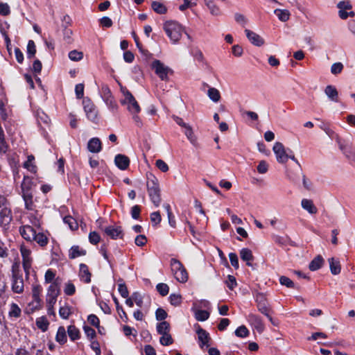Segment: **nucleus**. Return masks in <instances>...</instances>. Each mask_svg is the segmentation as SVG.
Returning a JSON list of instances; mask_svg holds the SVG:
<instances>
[{"instance_id":"obj_1","label":"nucleus","mask_w":355,"mask_h":355,"mask_svg":"<svg viewBox=\"0 0 355 355\" xmlns=\"http://www.w3.org/2000/svg\"><path fill=\"white\" fill-rule=\"evenodd\" d=\"M146 187L149 198L155 207H159L161 204V191L157 178L152 173L146 175Z\"/></svg>"},{"instance_id":"obj_2","label":"nucleus","mask_w":355,"mask_h":355,"mask_svg":"<svg viewBox=\"0 0 355 355\" xmlns=\"http://www.w3.org/2000/svg\"><path fill=\"white\" fill-rule=\"evenodd\" d=\"M163 28L173 44L179 42L182 37L184 28L175 21H168L164 24Z\"/></svg>"},{"instance_id":"obj_3","label":"nucleus","mask_w":355,"mask_h":355,"mask_svg":"<svg viewBox=\"0 0 355 355\" xmlns=\"http://www.w3.org/2000/svg\"><path fill=\"white\" fill-rule=\"evenodd\" d=\"M11 272V290L14 293L21 294L24 290V282L18 263L12 266Z\"/></svg>"},{"instance_id":"obj_4","label":"nucleus","mask_w":355,"mask_h":355,"mask_svg":"<svg viewBox=\"0 0 355 355\" xmlns=\"http://www.w3.org/2000/svg\"><path fill=\"white\" fill-rule=\"evenodd\" d=\"M12 220V215L6 197L0 196V225L6 229Z\"/></svg>"},{"instance_id":"obj_5","label":"nucleus","mask_w":355,"mask_h":355,"mask_svg":"<svg viewBox=\"0 0 355 355\" xmlns=\"http://www.w3.org/2000/svg\"><path fill=\"white\" fill-rule=\"evenodd\" d=\"M121 92L123 98L121 100V103L127 107L130 113H139L141 107L133 95L126 89H122Z\"/></svg>"},{"instance_id":"obj_6","label":"nucleus","mask_w":355,"mask_h":355,"mask_svg":"<svg viewBox=\"0 0 355 355\" xmlns=\"http://www.w3.org/2000/svg\"><path fill=\"white\" fill-rule=\"evenodd\" d=\"M151 68L154 70L155 74L162 80L166 81L168 80V73L173 71L159 60H154L151 64Z\"/></svg>"},{"instance_id":"obj_7","label":"nucleus","mask_w":355,"mask_h":355,"mask_svg":"<svg viewBox=\"0 0 355 355\" xmlns=\"http://www.w3.org/2000/svg\"><path fill=\"white\" fill-rule=\"evenodd\" d=\"M255 301L257 302V309L259 310V311L261 312L264 315H266L268 318V320L273 324H275V323L273 322V319L271 317V315H270V309L269 304H268L265 295L262 293L257 294L256 297H255Z\"/></svg>"},{"instance_id":"obj_8","label":"nucleus","mask_w":355,"mask_h":355,"mask_svg":"<svg viewBox=\"0 0 355 355\" xmlns=\"http://www.w3.org/2000/svg\"><path fill=\"white\" fill-rule=\"evenodd\" d=\"M101 96L110 111L114 112L117 110L118 105L115 101L110 88L107 85H103L101 87Z\"/></svg>"},{"instance_id":"obj_9","label":"nucleus","mask_w":355,"mask_h":355,"mask_svg":"<svg viewBox=\"0 0 355 355\" xmlns=\"http://www.w3.org/2000/svg\"><path fill=\"white\" fill-rule=\"evenodd\" d=\"M273 152L276 156L277 161L279 163L284 164L288 159V152L286 150L280 142H276L272 148Z\"/></svg>"},{"instance_id":"obj_10","label":"nucleus","mask_w":355,"mask_h":355,"mask_svg":"<svg viewBox=\"0 0 355 355\" xmlns=\"http://www.w3.org/2000/svg\"><path fill=\"white\" fill-rule=\"evenodd\" d=\"M83 104L87 119L93 122L98 120V114L95 105L89 99H83Z\"/></svg>"},{"instance_id":"obj_11","label":"nucleus","mask_w":355,"mask_h":355,"mask_svg":"<svg viewBox=\"0 0 355 355\" xmlns=\"http://www.w3.org/2000/svg\"><path fill=\"white\" fill-rule=\"evenodd\" d=\"M339 11V17L343 19H345L349 16H353L354 12L352 11V4L349 1H340L337 5Z\"/></svg>"},{"instance_id":"obj_12","label":"nucleus","mask_w":355,"mask_h":355,"mask_svg":"<svg viewBox=\"0 0 355 355\" xmlns=\"http://www.w3.org/2000/svg\"><path fill=\"white\" fill-rule=\"evenodd\" d=\"M105 234L112 239H123L124 233L121 226L109 225L104 229Z\"/></svg>"},{"instance_id":"obj_13","label":"nucleus","mask_w":355,"mask_h":355,"mask_svg":"<svg viewBox=\"0 0 355 355\" xmlns=\"http://www.w3.org/2000/svg\"><path fill=\"white\" fill-rule=\"evenodd\" d=\"M196 334H198V339L199 342V346L200 348H203L205 346H209V340H211L209 334L205 329L201 328L200 326L196 329Z\"/></svg>"},{"instance_id":"obj_14","label":"nucleus","mask_w":355,"mask_h":355,"mask_svg":"<svg viewBox=\"0 0 355 355\" xmlns=\"http://www.w3.org/2000/svg\"><path fill=\"white\" fill-rule=\"evenodd\" d=\"M248 320L250 324L259 332L262 333L264 330V324L259 315L250 313L248 315Z\"/></svg>"},{"instance_id":"obj_15","label":"nucleus","mask_w":355,"mask_h":355,"mask_svg":"<svg viewBox=\"0 0 355 355\" xmlns=\"http://www.w3.org/2000/svg\"><path fill=\"white\" fill-rule=\"evenodd\" d=\"M21 236L28 241H32L35 236L36 230L29 225H25L19 228Z\"/></svg>"},{"instance_id":"obj_16","label":"nucleus","mask_w":355,"mask_h":355,"mask_svg":"<svg viewBox=\"0 0 355 355\" xmlns=\"http://www.w3.org/2000/svg\"><path fill=\"white\" fill-rule=\"evenodd\" d=\"M245 33L246 35L247 38L249 40V41L254 45L257 46H261L264 44L263 39L256 33L249 30L245 29Z\"/></svg>"},{"instance_id":"obj_17","label":"nucleus","mask_w":355,"mask_h":355,"mask_svg":"<svg viewBox=\"0 0 355 355\" xmlns=\"http://www.w3.org/2000/svg\"><path fill=\"white\" fill-rule=\"evenodd\" d=\"M79 277L80 279L86 283L89 284L91 282V277L92 274L89 270L87 266L85 263L80 264V270H79Z\"/></svg>"},{"instance_id":"obj_18","label":"nucleus","mask_w":355,"mask_h":355,"mask_svg":"<svg viewBox=\"0 0 355 355\" xmlns=\"http://www.w3.org/2000/svg\"><path fill=\"white\" fill-rule=\"evenodd\" d=\"M116 166L121 170H125L128 168L130 164L129 158L121 154L116 155L114 159Z\"/></svg>"},{"instance_id":"obj_19","label":"nucleus","mask_w":355,"mask_h":355,"mask_svg":"<svg viewBox=\"0 0 355 355\" xmlns=\"http://www.w3.org/2000/svg\"><path fill=\"white\" fill-rule=\"evenodd\" d=\"M33 181L28 176H24L21 184V195L32 194Z\"/></svg>"},{"instance_id":"obj_20","label":"nucleus","mask_w":355,"mask_h":355,"mask_svg":"<svg viewBox=\"0 0 355 355\" xmlns=\"http://www.w3.org/2000/svg\"><path fill=\"white\" fill-rule=\"evenodd\" d=\"M60 293V282L56 279L47 288L46 296L58 297Z\"/></svg>"},{"instance_id":"obj_21","label":"nucleus","mask_w":355,"mask_h":355,"mask_svg":"<svg viewBox=\"0 0 355 355\" xmlns=\"http://www.w3.org/2000/svg\"><path fill=\"white\" fill-rule=\"evenodd\" d=\"M20 252L22 257V265H32L33 259L31 250L25 245H21Z\"/></svg>"},{"instance_id":"obj_22","label":"nucleus","mask_w":355,"mask_h":355,"mask_svg":"<svg viewBox=\"0 0 355 355\" xmlns=\"http://www.w3.org/2000/svg\"><path fill=\"white\" fill-rule=\"evenodd\" d=\"M301 206L302 209L306 210L310 214H315L318 212V209L314 205L313 200L310 199L303 198L301 201Z\"/></svg>"},{"instance_id":"obj_23","label":"nucleus","mask_w":355,"mask_h":355,"mask_svg":"<svg viewBox=\"0 0 355 355\" xmlns=\"http://www.w3.org/2000/svg\"><path fill=\"white\" fill-rule=\"evenodd\" d=\"M87 148L91 153H99L102 149L100 139L97 137L91 139L87 144Z\"/></svg>"},{"instance_id":"obj_24","label":"nucleus","mask_w":355,"mask_h":355,"mask_svg":"<svg viewBox=\"0 0 355 355\" xmlns=\"http://www.w3.org/2000/svg\"><path fill=\"white\" fill-rule=\"evenodd\" d=\"M86 250L80 248L78 245H73L69 250V258L71 259L85 256Z\"/></svg>"},{"instance_id":"obj_25","label":"nucleus","mask_w":355,"mask_h":355,"mask_svg":"<svg viewBox=\"0 0 355 355\" xmlns=\"http://www.w3.org/2000/svg\"><path fill=\"white\" fill-rule=\"evenodd\" d=\"M324 93L331 101L334 102L338 101V93L335 87L332 85L327 86L324 89Z\"/></svg>"},{"instance_id":"obj_26","label":"nucleus","mask_w":355,"mask_h":355,"mask_svg":"<svg viewBox=\"0 0 355 355\" xmlns=\"http://www.w3.org/2000/svg\"><path fill=\"white\" fill-rule=\"evenodd\" d=\"M240 257L241 259L246 261V264L248 266H251L252 263H250L251 261L254 259V257L252 255V251L248 248H243L240 251Z\"/></svg>"},{"instance_id":"obj_27","label":"nucleus","mask_w":355,"mask_h":355,"mask_svg":"<svg viewBox=\"0 0 355 355\" xmlns=\"http://www.w3.org/2000/svg\"><path fill=\"white\" fill-rule=\"evenodd\" d=\"M328 261L329 263L331 272L334 275H338L341 270L340 261L333 257L329 259Z\"/></svg>"},{"instance_id":"obj_28","label":"nucleus","mask_w":355,"mask_h":355,"mask_svg":"<svg viewBox=\"0 0 355 355\" xmlns=\"http://www.w3.org/2000/svg\"><path fill=\"white\" fill-rule=\"evenodd\" d=\"M73 309L67 304L61 306L59 309V315L62 319H68L69 317L72 314Z\"/></svg>"},{"instance_id":"obj_29","label":"nucleus","mask_w":355,"mask_h":355,"mask_svg":"<svg viewBox=\"0 0 355 355\" xmlns=\"http://www.w3.org/2000/svg\"><path fill=\"white\" fill-rule=\"evenodd\" d=\"M33 241H35L41 247L46 246L48 244L49 239L47 236L43 232L35 233V236Z\"/></svg>"},{"instance_id":"obj_30","label":"nucleus","mask_w":355,"mask_h":355,"mask_svg":"<svg viewBox=\"0 0 355 355\" xmlns=\"http://www.w3.org/2000/svg\"><path fill=\"white\" fill-rule=\"evenodd\" d=\"M67 334L65 328L62 326L60 327L58 329L55 340L61 345L64 344L67 342Z\"/></svg>"},{"instance_id":"obj_31","label":"nucleus","mask_w":355,"mask_h":355,"mask_svg":"<svg viewBox=\"0 0 355 355\" xmlns=\"http://www.w3.org/2000/svg\"><path fill=\"white\" fill-rule=\"evenodd\" d=\"M323 262L322 257L319 255L311 261L309 268L311 271H315L322 267Z\"/></svg>"},{"instance_id":"obj_32","label":"nucleus","mask_w":355,"mask_h":355,"mask_svg":"<svg viewBox=\"0 0 355 355\" xmlns=\"http://www.w3.org/2000/svg\"><path fill=\"white\" fill-rule=\"evenodd\" d=\"M205 2L212 15L218 16L220 15V8L213 2L212 0H205Z\"/></svg>"},{"instance_id":"obj_33","label":"nucleus","mask_w":355,"mask_h":355,"mask_svg":"<svg viewBox=\"0 0 355 355\" xmlns=\"http://www.w3.org/2000/svg\"><path fill=\"white\" fill-rule=\"evenodd\" d=\"M67 333L70 339L73 341L80 338V331L74 325H69L67 327Z\"/></svg>"},{"instance_id":"obj_34","label":"nucleus","mask_w":355,"mask_h":355,"mask_svg":"<svg viewBox=\"0 0 355 355\" xmlns=\"http://www.w3.org/2000/svg\"><path fill=\"white\" fill-rule=\"evenodd\" d=\"M174 277L180 283H185L188 280V273L184 267L175 272Z\"/></svg>"},{"instance_id":"obj_35","label":"nucleus","mask_w":355,"mask_h":355,"mask_svg":"<svg viewBox=\"0 0 355 355\" xmlns=\"http://www.w3.org/2000/svg\"><path fill=\"white\" fill-rule=\"evenodd\" d=\"M274 12L282 21L285 22L289 19L290 12L288 10L275 9Z\"/></svg>"},{"instance_id":"obj_36","label":"nucleus","mask_w":355,"mask_h":355,"mask_svg":"<svg viewBox=\"0 0 355 355\" xmlns=\"http://www.w3.org/2000/svg\"><path fill=\"white\" fill-rule=\"evenodd\" d=\"M21 313V311L19 306L15 303H12L10 306L8 312L9 316L10 318H19L20 317Z\"/></svg>"},{"instance_id":"obj_37","label":"nucleus","mask_w":355,"mask_h":355,"mask_svg":"<svg viewBox=\"0 0 355 355\" xmlns=\"http://www.w3.org/2000/svg\"><path fill=\"white\" fill-rule=\"evenodd\" d=\"M207 95L209 98L215 103L218 102L220 99V94L219 91L214 87H211L208 89Z\"/></svg>"},{"instance_id":"obj_38","label":"nucleus","mask_w":355,"mask_h":355,"mask_svg":"<svg viewBox=\"0 0 355 355\" xmlns=\"http://www.w3.org/2000/svg\"><path fill=\"white\" fill-rule=\"evenodd\" d=\"M170 331V324L166 321H162L157 324V331L159 334L162 335L168 333Z\"/></svg>"},{"instance_id":"obj_39","label":"nucleus","mask_w":355,"mask_h":355,"mask_svg":"<svg viewBox=\"0 0 355 355\" xmlns=\"http://www.w3.org/2000/svg\"><path fill=\"white\" fill-rule=\"evenodd\" d=\"M184 133L187 138L189 140V141L193 144L196 145L197 143V139L195 136L193 129L191 125L189 127H187V128L184 129Z\"/></svg>"},{"instance_id":"obj_40","label":"nucleus","mask_w":355,"mask_h":355,"mask_svg":"<svg viewBox=\"0 0 355 355\" xmlns=\"http://www.w3.org/2000/svg\"><path fill=\"white\" fill-rule=\"evenodd\" d=\"M49 324V323L44 316L40 317L36 320L37 327L42 331H45L47 330Z\"/></svg>"},{"instance_id":"obj_41","label":"nucleus","mask_w":355,"mask_h":355,"mask_svg":"<svg viewBox=\"0 0 355 355\" xmlns=\"http://www.w3.org/2000/svg\"><path fill=\"white\" fill-rule=\"evenodd\" d=\"M29 220L32 225L40 228L41 226V222H40V216L38 214L37 212L35 213H31L30 214L29 216Z\"/></svg>"},{"instance_id":"obj_42","label":"nucleus","mask_w":355,"mask_h":355,"mask_svg":"<svg viewBox=\"0 0 355 355\" xmlns=\"http://www.w3.org/2000/svg\"><path fill=\"white\" fill-rule=\"evenodd\" d=\"M191 54L193 55L195 60L202 64H206V61L202 52L199 49L196 48L193 49L191 52Z\"/></svg>"},{"instance_id":"obj_43","label":"nucleus","mask_w":355,"mask_h":355,"mask_svg":"<svg viewBox=\"0 0 355 355\" xmlns=\"http://www.w3.org/2000/svg\"><path fill=\"white\" fill-rule=\"evenodd\" d=\"M21 196L24 201L26 209H28V210H33V207H34L33 201V193L21 195Z\"/></svg>"},{"instance_id":"obj_44","label":"nucleus","mask_w":355,"mask_h":355,"mask_svg":"<svg viewBox=\"0 0 355 355\" xmlns=\"http://www.w3.org/2000/svg\"><path fill=\"white\" fill-rule=\"evenodd\" d=\"M42 292V287L39 284H33L32 285V298L41 299L40 295Z\"/></svg>"},{"instance_id":"obj_45","label":"nucleus","mask_w":355,"mask_h":355,"mask_svg":"<svg viewBox=\"0 0 355 355\" xmlns=\"http://www.w3.org/2000/svg\"><path fill=\"white\" fill-rule=\"evenodd\" d=\"M36 53V47L35 42L33 40H29L27 44V58L29 59L33 58Z\"/></svg>"},{"instance_id":"obj_46","label":"nucleus","mask_w":355,"mask_h":355,"mask_svg":"<svg viewBox=\"0 0 355 355\" xmlns=\"http://www.w3.org/2000/svg\"><path fill=\"white\" fill-rule=\"evenodd\" d=\"M113 300L114 302V304H116V311H117L118 313L119 314L120 317L124 321L126 322L128 320V316H127L126 313L124 311L123 307L119 304V301L116 297H113Z\"/></svg>"},{"instance_id":"obj_47","label":"nucleus","mask_w":355,"mask_h":355,"mask_svg":"<svg viewBox=\"0 0 355 355\" xmlns=\"http://www.w3.org/2000/svg\"><path fill=\"white\" fill-rule=\"evenodd\" d=\"M64 293L68 296L73 295L76 293V286L70 281L67 282L64 284Z\"/></svg>"},{"instance_id":"obj_48","label":"nucleus","mask_w":355,"mask_h":355,"mask_svg":"<svg viewBox=\"0 0 355 355\" xmlns=\"http://www.w3.org/2000/svg\"><path fill=\"white\" fill-rule=\"evenodd\" d=\"M151 6L153 10L157 13L164 14L166 12V7L160 2L153 1Z\"/></svg>"},{"instance_id":"obj_49","label":"nucleus","mask_w":355,"mask_h":355,"mask_svg":"<svg viewBox=\"0 0 355 355\" xmlns=\"http://www.w3.org/2000/svg\"><path fill=\"white\" fill-rule=\"evenodd\" d=\"M195 317L198 321H205L209 317V313L205 310H197L195 312Z\"/></svg>"},{"instance_id":"obj_50","label":"nucleus","mask_w":355,"mask_h":355,"mask_svg":"<svg viewBox=\"0 0 355 355\" xmlns=\"http://www.w3.org/2000/svg\"><path fill=\"white\" fill-rule=\"evenodd\" d=\"M69 58L74 62H78L81 60L83 58V53L81 51H78L76 50L71 51L69 53Z\"/></svg>"},{"instance_id":"obj_51","label":"nucleus","mask_w":355,"mask_h":355,"mask_svg":"<svg viewBox=\"0 0 355 355\" xmlns=\"http://www.w3.org/2000/svg\"><path fill=\"white\" fill-rule=\"evenodd\" d=\"M171 267L172 272L173 273V275H174L175 272H178L184 266L180 261H178L176 259L173 258L171 259Z\"/></svg>"},{"instance_id":"obj_52","label":"nucleus","mask_w":355,"mask_h":355,"mask_svg":"<svg viewBox=\"0 0 355 355\" xmlns=\"http://www.w3.org/2000/svg\"><path fill=\"white\" fill-rule=\"evenodd\" d=\"M159 343L164 346L170 345L173 343V340L169 332L162 335Z\"/></svg>"},{"instance_id":"obj_53","label":"nucleus","mask_w":355,"mask_h":355,"mask_svg":"<svg viewBox=\"0 0 355 355\" xmlns=\"http://www.w3.org/2000/svg\"><path fill=\"white\" fill-rule=\"evenodd\" d=\"M248 334L249 331L244 325L239 327L235 331V335L239 338H245Z\"/></svg>"},{"instance_id":"obj_54","label":"nucleus","mask_w":355,"mask_h":355,"mask_svg":"<svg viewBox=\"0 0 355 355\" xmlns=\"http://www.w3.org/2000/svg\"><path fill=\"white\" fill-rule=\"evenodd\" d=\"M121 282L119 283L118 285V291L122 297L127 298L129 295L128 288L125 283L123 282V280H121Z\"/></svg>"},{"instance_id":"obj_55","label":"nucleus","mask_w":355,"mask_h":355,"mask_svg":"<svg viewBox=\"0 0 355 355\" xmlns=\"http://www.w3.org/2000/svg\"><path fill=\"white\" fill-rule=\"evenodd\" d=\"M157 291L162 296H165L168 293L169 287L166 284L159 283L156 286Z\"/></svg>"},{"instance_id":"obj_56","label":"nucleus","mask_w":355,"mask_h":355,"mask_svg":"<svg viewBox=\"0 0 355 355\" xmlns=\"http://www.w3.org/2000/svg\"><path fill=\"white\" fill-rule=\"evenodd\" d=\"M55 277V273L51 269H48L44 275V282L46 284H49L53 282Z\"/></svg>"},{"instance_id":"obj_57","label":"nucleus","mask_w":355,"mask_h":355,"mask_svg":"<svg viewBox=\"0 0 355 355\" xmlns=\"http://www.w3.org/2000/svg\"><path fill=\"white\" fill-rule=\"evenodd\" d=\"M197 4V0H184L183 4L179 6L181 11H184L187 8H192Z\"/></svg>"},{"instance_id":"obj_58","label":"nucleus","mask_w":355,"mask_h":355,"mask_svg":"<svg viewBox=\"0 0 355 355\" xmlns=\"http://www.w3.org/2000/svg\"><path fill=\"white\" fill-rule=\"evenodd\" d=\"M170 303L173 306H178L182 302V297L179 294H171L169 296Z\"/></svg>"},{"instance_id":"obj_59","label":"nucleus","mask_w":355,"mask_h":355,"mask_svg":"<svg viewBox=\"0 0 355 355\" xmlns=\"http://www.w3.org/2000/svg\"><path fill=\"white\" fill-rule=\"evenodd\" d=\"M339 147L343 153L349 159H355V153L350 148L344 146L343 144H339Z\"/></svg>"},{"instance_id":"obj_60","label":"nucleus","mask_w":355,"mask_h":355,"mask_svg":"<svg viewBox=\"0 0 355 355\" xmlns=\"http://www.w3.org/2000/svg\"><path fill=\"white\" fill-rule=\"evenodd\" d=\"M42 299H33L28 304V307L32 312L38 310L41 307Z\"/></svg>"},{"instance_id":"obj_61","label":"nucleus","mask_w":355,"mask_h":355,"mask_svg":"<svg viewBox=\"0 0 355 355\" xmlns=\"http://www.w3.org/2000/svg\"><path fill=\"white\" fill-rule=\"evenodd\" d=\"M63 221L64 223L68 224L71 230H76L78 227V225L73 218L70 216H65L63 218Z\"/></svg>"},{"instance_id":"obj_62","label":"nucleus","mask_w":355,"mask_h":355,"mask_svg":"<svg viewBox=\"0 0 355 355\" xmlns=\"http://www.w3.org/2000/svg\"><path fill=\"white\" fill-rule=\"evenodd\" d=\"M225 284L230 290H233L237 285L236 278L230 275L227 276Z\"/></svg>"},{"instance_id":"obj_63","label":"nucleus","mask_w":355,"mask_h":355,"mask_svg":"<svg viewBox=\"0 0 355 355\" xmlns=\"http://www.w3.org/2000/svg\"><path fill=\"white\" fill-rule=\"evenodd\" d=\"M279 282L282 285L285 286L287 288H294L293 282L286 276H281L279 277Z\"/></svg>"},{"instance_id":"obj_64","label":"nucleus","mask_w":355,"mask_h":355,"mask_svg":"<svg viewBox=\"0 0 355 355\" xmlns=\"http://www.w3.org/2000/svg\"><path fill=\"white\" fill-rule=\"evenodd\" d=\"M132 299L134 300V302L139 307H142L143 306V297L138 292H135L132 294Z\"/></svg>"}]
</instances>
